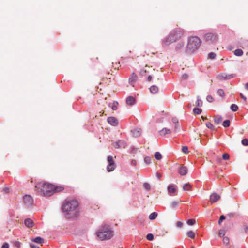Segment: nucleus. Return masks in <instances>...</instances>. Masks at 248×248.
<instances>
[{
    "mask_svg": "<svg viewBox=\"0 0 248 248\" xmlns=\"http://www.w3.org/2000/svg\"><path fill=\"white\" fill-rule=\"evenodd\" d=\"M35 188L40 194L44 196H50L55 193L64 190V186L47 182H40L35 184Z\"/></svg>",
    "mask_w": 248,
    "mask_h": 248,
    "instance_id": "f257e3e1",
    "label": "nucleus"
},
{
    "mask_svg": "<svg viewBox=\"0 0 248 248\" xmlns=\"http://www.w3.org/2000/svg\"><path fill=\"white\" fill-rule=\"evenodd\" d=\"M79 203L76 200L66 201L62 205V210L67 213L69 218L77 217L79 214Z\"/></svg>",
    "mask_w": 248,
    "mask_h": 248,
    "instance_id": "f03ea898",
    "label": "nucleus"
},
{
    "mask_svg": "<svg viewBox=\"0 0 248 248\" xmlns=\"http://www.w3.org/2000/svg\"><path fill=\"white\" fill-rule=\"evenodd\" d=\"M114 234V231L108 225H102L96 233L97 236L101 241L109 240L113 237Z\"/></svg>",
    "mask_w": 248,
    "mask_h": 248,
    "instance_id": "7ed1b4c3",
    "label": "nucleus"
},
{
    "mask_svg": "<svg viewBox=\"0 0 248 248\" xmlns=\"http://www.w3.org/2000/svg\"><path fill=\"white\" fill-rule=\"evenodd\" d=\"M201 40L197 36H192L189 38L186 51L188 53L193 52L197 50L201 45Z\"/></svg>",
    "mask_w": 248,
    "mask_h": 248,
    "instance_id": "20e7f679",
    "label": "nucleus"
},
{
    "mask_svg": "<svg viewBox=\"0 0 248 248\" xmlns=\"http://www.w3.org/2000/svg\"><path fill=\"white\" fill-rule=\"evenodd\" d=\"M204 39L210 43H215L217 41L218 35L216 33L208 32L204 34Z\"/></svg>",
    "mask_w": 248,
    "mask_h": 248,
    "instance_id": "39448f33",
    "label": "nucleus"
},
{
    "mask_svg": "<svg viewBox=\"0 0 248 248\" xmlns=\"http://www.w3.org/2000/svg\"><path fill=\"white\" fill-rule=\"evenodd\" d=\"M170 33L173 34V38L176 41L184 36V31L182 29L178 28L172 31Z\"/></svg>",
    "mask_w": 248,
    "mask_h": 248,
    "instance_id": "423d86ee",
    "label": "nucleus"
},
{
    "mask_svg": "<svg viewBox=\"0 0 248 248\" xmlns=\"http://www.w3.org/2000/svg\"><path fill=\"white\" fill-rule=\"evenodd\" d=\"M175 42V39L173 38V34L170 33L166 37L163 39L162 42V45L163 47L168 46Z\"/></svg>",
    "mask_w": 248,
    "mask_h": 248,
    "instance_id": "0eeeda50",
    "label": "nucleus"
},
{
    "mask_svg": "<svg viewBox=\"0 0 248 248\" xmlns=\"http://www.w3.org/2000/svg\"><path fill=\"white\" fill-rule=\"evenodd\" d=\"M108 165L107 167V170L108 172L112 171L115 169L116 165L114 163L112 156H108Z\"/></svg>",
    "mask_w": 248,
    "mask_h": 248,
    "instance_id": "6e6552de",
    "label": "nucleus"
},
{
    "mask_svg": "<svg viewBox=\"0 0 248 248\" xmlns=\"http://www.w3.org/2000/svg\"><path fill=\"white\" fill-rule=\"evenodd\" d=\"M169 194L172 196L176 195L177 193L176 186L173 184L170 185L167 187Z\"/></svg>",
    "mask_w": 248,
    "mask_h": 248,
    "instance_id": "1a4fd4ad",
    "label": "nucleus"
},
{
    "mask_svg": "<svg viewBox=\"0 0 248 248\" xmlns=\"http://www.w3.org/2000/svg\"><path fill=\"white\" fill-rule=\"evenodd\" d=\"M23 201L24 203L27 206H30L33 203V199L30 195L25 196L23 198Z\"/></svg>",
    "mask_w": 248,
    "mask_h": 248,
    "instance_id": "9d476101",
    "label": "nucleus"
},
{
    "mask_svg": "<svg viewBox=\"0 0 248 248\" xmlns=\"http://www.w3.org/2000/svg\"><path fill=\"white\" fill-rule=\"evenodd\" d=\"M220 198V196L219 195L216 193H213L210 195V201L212 203H213L218 201Z\"/></svg>",
    "mask_w": 248,
    "mask_h": 248,
    "instance_id": "9b49d317",
    "label": "nucleus"
},
{
    "mask_svg": "<svg viewBox=\"0 0 248 248\" xmlns=\"http://www.w3.org/2000/svg\"><path fill=\"white\" fill-rule=\"evenodd\" d=\"M137 75L134 73H133L129 78V82L133 87L134 86V84L137 80Z\"/></svg>",
    "mask_w": 248,
    "mask_h": 248,
    "instance_id": "f8f14e48",
    "label": "nucleus"
},
{
    "mask_svg": "<svg viewBox=\"0 0 248 248\" xmlns=\"http://www.w3.org/2000/svg\"><path fill=\"white\" fill-rule=\"evenodd\" d=\"M108 122L113 126H116L118 124L117 119L114 117H109L107 119Z\"/></svg>",
    "mask_w": 248,
    "mask_h": 248,
    "instance_id": "ddd939ff",
    "label": "nucleus"
},
{
    "mask_svg": "<svg viewBox=\"0 0 248 248\" xmlns=\"http://www.w3.org/2000/svg\"><path fill=\"white\" fill-rule=\"evenodd\" d=\"M24 224L28 228H32L34 226V222L30 218H26L24 220Z\"/></svg>",
    "mask_w": 248,
    "mask_h": 248,
    "instance_id": "4468645a",
    "label": "nucleus"
},
{
    "mask_svg": "<svg viewBox=\"0 0 248 248\" xmlns=\"http://www.w3.org/2000/svg\"><path fill=\"white\" fill-rule=\"evenodd\" d=\"M126 103L127 105L132 106L136 103L135 98L133 96H128L126 98Z\"/></svg>",
    "mask_w": 248,
    "mask_h": 248,
    "instance_id": "2eb2a0df",
    "label": "nucleus"
},
{
    "mask_svg": "<svg viewBox=\"0 0 248 248\" xmlns=\"http://www.w3.org/2000/svg\"><path fill=\"white\" fill-rule=\"evenodd\" d=\"M187 173V169L185 166H181L179 170V173L181 175H185Z\"/></svg>",
    "mask_w": 248,
    "mask_h": 248,
    "instance_id": "dca6fc26",
    "label": "nucleus"
},
{
    "mask_svg": "<svg viewBox=\"0 0 248 248\" xmlns=\"http://www.w3.org/2000/svg\"><path fill=\"white\" fill-rule=\"evenodd\" d=\"M133 135L135 137L140 136L141 134V129L140 128H137L133 129L132 131Z\"/></svg>",
    "mask_w": 248,
    "mask_h": 248,
    "instance_id": "f3484780",
    "label": "nucleus"
},
{
    "mask_svg": "<svg viewBox=\"0 0 248 248\" xmlns=\"http://www.w3.org/2000/svg\"><path fill=\"white\" fill-rule=\"evenodd\" d=\"M160 134L161 136H165L166 134H169L171 133V130L170 129H168L166 128H163L161 130L159 131Z\"/></svg>",
    "mask_w": 248,
    "mask_h": 248,
    "instance_id": "a211bd4d",
    "label": "nucleus"
},
{
    "mask_svg": "<svg viewBox=\"0 0 248 248\" xmlns=\"http://www.w3.org/2000/svg\"><path fill=\"white\" fill-rule=\"evenodd\" d=\"M34 242L38 244H43L44 242V240L41 237H37L32 240Z\"/></svg>",
    "mask_w": 248,
    "mask_h": 248,
    "instance_id": "6ab92c4d",
    "label": "nucleus"
},
{
    "mask_svg": "<svg viewBox=\"0 0 248 248\" xmlns=\"http://www.w3.org/2000/svg\"><path fill=\"white\" fill-rule=\"evenodd\" d=\"M192 186L190 184L188 183H186L183 186V190L184 191H191Z\"/></svg>",
    "mask_w": 248,
    "mask_h": 248,
    "instance_id": "aec40b11",
    "label": "nucleus"
},
{
    "mask_svg": "<svg viewBox=\"0 0 248 248\" xmlns=\"http://www.w3.org/2000/svg\"><path fill=\"white\" fill-rule=\"evenodd\" d=\"M222 121V117L220 116L217 115L214 117V122L217 124H219Z\"/></svg>",
    "mask_w": 248,
    "mask_h": 248,
    "instance_id": "412c9836",
    "label": "nucleus"
},
{
    "mask_svg": "<svg viewBox=\"0 0 248 248\" xmlns=\"http://www.w3.org/2000/svg\"><path fill=\"white\" fill-rule=\"evenodd\" d=\"M150 91L152 93H156L158 91V88L157 86L153 85L150 88Z\"/></svg>",
    "mask_w": 248,
    "mask_h": 248,
    "instance_id": "4be33fe9",
    "label": "nucleus"
},
{
    "mask_svg": "<svg viewBox=\"0 0 248 248\" xmlns=\"http://www.w3.org/2000/svg\"><path fill=\"white\" fill-rule=\"evenodd\" d=\"M234 54L237 56H241L243 54V51L241 49H237L234 51Z\"/></svg>",
    "mask_w": 248,
    "mask_h": 248,
    "instance_id": "5701e85b",
    "label": "nucleus"
},
{
    "mask_svg": "<svg viewBox=\"0 0 248 248\" xmlns=\"http://www.w3.org/2000/svg\"><path fill=\"white\" fill-rule=\"evenodd\" d=\"M157 216H158V214L156 212H153L152 213H151L149 215V218L150 220H154V219H155L157 217Z\"/></svg>",
    "mask_w": 248,
    "mask_h": 248,
    "instance_id": "b1692460",
    "label": "nucleus"
},
{
    "mask_svg": "<svg viewBox=\"0 0 248 248\" xmlns=\"http://www.w3.org/2000/svg\"><path fill=\"white\" fill-rule=\"evenodd\" d=\"M187 236L192 239H194L195 238V234L194 232L192 231H190L186 233Z\"/></svg>",
    "mask_w": 248,
    "mask_h": 248,
    "instance_id": "393cba45",
    "label": "nucleus"
},
{
    "mask_svg": "<svg viewBox=\"0 0 248 248\" xmlns=\"http://www.w3.org/2000/svg\"><path fill=\"white\" fill-rule=\"evenodd\" d=\"M154 156L157 160H160L162 158V155L158 152H155Z\"/></svg>",
    "mask_w": 248,
    "mask_h": 248,
    "instance_id": "a878e982",
    "label": "nucleus"
},
{
    "mask_svg": "<svg viewBox=\"0 0 248 248\" xmlns=\"http://www.w3.org/2000/svg\"><path fill=\"white\" fill-rule=\"evenodd\" d=\"M231 109L232 111L235 112L238 110V107L236 104H233L231 106Z\"/></svg>",
    "mask_w": 248,
    "mask_h": 248,
    "instance_id": "bb28decb",
    "label": "nucleus"
},
{
    "mask_svg": "<svg viewBox=\"0 0 248 248\" xmlns=\"http://www.w3.org/2000/svg\"><path fill=\"white\" fill-rule=\"evenodd\" d=\"M195 105L198 107H202V102L199 98V97H198L197 98V100L195 103Z\"/></svg>",
    "mask_w": 248,
    "mask_h": 248,
    "instance_id": "cd10ccee",
    "label": "nucleus"
},
{
    "mask_svg": "<svg viewBox=\"0 0 248 248\" xmlns=\"http://www.w3.org/2000/svg\"><path fill=\"white\" fill-rule=\"evenodd\" d=\"M202 110L199 108H194L193 109V112L195 114H200L202 113Z\"/></svg>",
    "mask_w": 248,
    "mask_h": 248,
    "instance_id": "c85d7f7f",
    "label": "nucleus"
},
{
    "mask_svg": "<svg viewBox=\"0 0 248 248\" xmlns=\"http://www.w3.org/2000/svg\"><path fill=\"white\" fill-rule=\"evenodd\" d=\"M230 125V121L228 120H225L223 123V126L224 127H228Z\"/></svg>",
    "mask_w": 248,
    "mask_h": 248,
    "instance_id": "c756f323",
    "label": "nucleus"
},
{
    "mask_svg": "<svg viewBox=\"0 0 248 248\" xmlns=\"http://www.w3.org/2000/svg\"><path fill=\"white\" fill-rule=\"evenodd\" d=\"M217 93V94L219 95H220V96L224 97V91L222 89H218Z\"/></svg>",
    "mask_w": 248,
    "mask_h": 248,
    "instance_id": "7c9ffc66",
    "label": "nucleus"
},
{
    "mask_svg": "<svg viewBox=\"0 0 248 248\" xmlns=\"http://www.w3.org/2000/svg\"><path fill=\"white\" fill-rule=\"evenodd\" d=\"M120 144V148H125V147L126 146V142L124 140H119Z\"/></svg>",
    "mask_w": 248,
    "mask_h": 248,
    "instance_id": "2f4dec72",
    "label": "nucleus"
},
{
    "mask_svg": "<svg viewBox=\"0 0 248 248\" xmlns=\"http://www.w3.org/2000/svg\"><path fill=\"white\" fill-rule=\"evenodd\" d=\"M118 105V103L116 101H115L113 103V105L112 106V109L113 110H116L117 109V106Z\"/></svg>",
    "mask_w": 248,
    "mask_h": 248,
    "instance_id": "473e14b6",
    "label": "nucleus"
},
{
    "mask_svg": "<svg viewBox=\"0 0 248 248\" xmlns=\"http://www.w3.org/2000/svg\"><path fill=\"white\" fill-rule=\"evenodd\" d=\"M195 219H188L187 221V223L189 225H194L195 223Z\"/></svg>",
    "mask_w": 248,
    "mask_h": 248,
    "instance_id": "72a5a7b5",
    "label": "nucleus"
},
{
    "mask_svg": "<svg viewBox=\"0 0 248 248\" xmlns=\"http://www.w3.org/2000/svg\"><path fill=\"white\" fill-rule=\"evenodd\" d=\"M225 234V231L224 229L220 230L218 235L220 237L224 236Z\"/></svg>",
    "mask_w": 248,
    "mask_h": 248,
    "instance_id": "f704fd0d",
    "label": "nucleus"
},
{
    "mask_svg": "<svg viewBox=\"0 0 248 248\" xmlns=\"http://www.w3.org/2000/svg\"><path fill=\"white\" fill-rule=\"evenodd\" d=\"M146 238L147 240L152 241L154 239V235L152 233H149L147 235Z\"/></svg>",
    "mask_w": 248,
    "mask_h": 248,
    "instance_id": "c9c22d12",
    "label": "nucleus"
},
{
    "mask_svg": "<svg viewBox=\"0 0 248 248\" xmlns=\"http://www.w3.org/2000/svg\"><path fill=\"white\" fill-rule=\"evenodd\" d=\"M241 143L244 146H248V140L247 139H244L242 140Z\"/></svg>",
    "mask_w": 248,
    "mask_h": 248,
    "instance_id": "e433bc0d",
    "label": "nucleus"
},
{
    "mask_svg": "<svg viewBox=\"0 0 248 248\" xmlns=\"http://www.w3.org/2000/svg\"><path fill=\"white\" fill-rule=\"evenodd\" d=\"M223 242L225 245H228L229 243V239L227 237H224L223 239Z\"/></svg>",
    "mask_w": 248,
    "mask_h": 248,
    "instance_id": "4c0bfd02",
    "label": "nucleus"
},
{
    "mask_svg": "<svg viewBox=\"0 0 248 248\" xmlns=\"http://www.w3.org/2000/svg\"><path fill=\"white\" fill-rule=\"evenodd\" d=\"M230 156L228 154L225 153L222 155V158L225 160H227L229 159Z\"/></svg>",
    "mask_w": 248,
    "mask_h": 248,
    "instance_id": "58836bf2",
    "label": "nucleus"
},
{
    "mask_svg": "<svg viewBox=\"0 0 248 248\" xmlns=\"http://www.w3.org/2000/svg\"><path fill=\"white\" fill-rule=\"evenodd\" d=\"M144 187L147 190H149L150 189V185L148 183H145L143 185Z\"/></svg>",
    "mask_w": 248,
    "mask_h": 248,
    "instance_id": "ea45409f",
    "label": "nucleus"
},
{
    "mask_svg": "<svg viewBox=\"0 0 248 248\" xmlns=\"http://www.w3.org/2000/svg\"><path fill=\"white\" fill-rule=\"evenodd\" d=\"M216 57V54L213 52H211L208 54V58L211 59H214Z\"/></svg>",
    "mask_w": 248,
    "mask_h": 248,
    "instance_id": "a19ab883",
    "label": "nucleus"
},
{
    "mask_svg": "<svg viewBox=\"0 0 248 248\" xmlns=\"http://www.w3.org/2000/svg\"><path fill=\"white\" fill-rule=\"evenodd\" d=\"M178 203H179L178 201H173L171 203V207H177L178 205Z\"/></svg>",
    "mask_w": 248,
    "mask_h": 248,
    "instance_id": "79ce46f5",
    "label": "nucleus"
},
{
    "mask_svg": "<svg viewBox=\"0 0 248 248\" xmlns=\"http://www.w3.org/2000/svg\"><path fill=\"white\" fill-rule=\"evenodd\" d=\"M182 151L185 154L188 153V147L187 146H183L182 147Z\"/></svg>",
    "mask_w": 248,
    "mask_h": 248,
    "instance_id": "37998d69",
    "label": "nucleus"
},
{
    "mask_svg": "<svg viewBox=\"0 0 248 248\" xmlns=\"http://www.w3.org/2000/svg\"><path fill=\"white\" fill-rule=\"evenodd\" d=\"M113 146L115 148H120V142H119V140L117 141V142H115L113 143Z\"/></svg>",
    "mask_w": 248,
    "mask_h": 248,
    "instance_id": "c03bdc74",
    "label": "nucleus"
},
{
    "mask_svg": "<svg viewBox=\"0 0 248 248\" xmlns=\"http://www.w3.org/2000/svg\"><path fill=\"white\" fill-rule=\"evenodd\" d=\"M206 125L208 128L214 129V126L213 124L210 122L206 123Z\"/></svg>",
    "mask_w": 248,
    "mask_h": 248,
    "instance_id": "a18cd8bd",
    "label": "nucleus"
},
{
    "mask_svg": "<svg viewBox=\"0 0 248 248\" xmlns=\"http://www.w3.org/2000/svg\"><path fill=\"white\" fill-rule=\"evenodd\" d=\"M151 160L150 157H145L144 158V161L147 164H149L150 163Z\"/></svg>",
    "mask_w": 248,
    "mask_h": 248,
    "instance_id": "49530a36",
    "label": "nucleus"
},
{
    "mask_svg": "<svg viewBox=\"0 0 248 248\" xmlns=\"http://www.w3.org/2000/svg\"><path fill=\"white\" fill-rule=\"evenodd\" d=\"M225 219V217L224 215H221L218 220V224H221L222 221Z\"/></svg>",
    "mask_w": 248,
    "mask_h": 248,
    "instance_id": "de8ad7c7",
    "label": "nucleus"
},
{
    "mask_svg": "<svg viewBox=\"0 0 248 248\" xmlns=\"http://www.w3.org/2000/svg\"><path fill=\"white\" fill-rule=\"evenodd\" d=\"M207 100L209 102H212L213 101V98L212 96H211V95H208L207 96Z\"/></svg>",
    "mask_w": 248,
    "mask_h": 248,
    "instance_id": "09e8293b",
    "label": "nucleus"
},
{
    "mask_svg": "<svg viewBox=\"0 0 248 248\" xmlns=\"http://www.w3.org/2000/svg\"><path fill=\"white\" fill-rule=\"evenodd\" d=\"M15 245L17 248H20V243L19 241H16L15 242Z\"/></svg>",
    "mask_w": 248,
    "mask_h": 248,
    "instance_id": "8fccbe9b",
    "label": "nucleus"
},
{
    "mask_svg": "<svg viewBox=\"0 0 248 248\" xmlns=\"http://www.w3.org/2000/svg\"><path fill=\"white\" fill-rule=\"evenodd\" d=\"M188 76L186 74H184L182 75V78L184 79H186L188 78Z\"/></svg>",
    "mask_w": 248,
    "mask_h": 248,
    "instance_id": "3c124183",
    "label": "nucleus"
},
{
    "mask_svg": "<svg viewBox=\"0 0 248 248\" xmlns=\"http://www.w3.org/2000/svg\"><path fill=\"white\" fill-rule=\"evenodd\" d=\"M1 248H9V245L7 243H4L2 246Z\"/></svg>",
    "mask_w": 248,
    "mask_h": 248,
    "instance_id": "603ef678",
    "label": "nucleus"
},
{
    "mask_svg": "<svg viewBox=\"0 0 248 248\" xmlns=\"http://www.w3.org/2000/svg\"><path fill=\"white\" fill-rule=\"evenodd\" d=\"M183 226V223L180 221L177 222V226L178 227H181Z\"/></svg>",
    "mask_w": 248,
    "mask_h": 248,
    "instance_id": "864d4df0",
    "label": "nucleus"
},
{
    "mask_svg": "<svg viewBox=\"0 0 248 248\" xmlns=\"http://www.w3.org/2000/svg\"><path fill=\"white\" fill-rule=\"evenodd\" d=\"M156 176L158 179H159L161 177L162 175L160 173L157 172L156 173Z\"/></svg>",
    "mask_w": 248,
    "mask_h": 248,
    "instance_id": "5fc2aeb1",
    "label": "nucleus"
},
{
    "mask_svg": "<svg viewBox=\"0 0 248 248\" xmlns=\"http://www.w3.org/2000/svg\"><path fill=\"white\" fill-rule=\"evenodd\" d=\"M30 246H31V248H40L39 247L36 246L34 244H31Z\"/></svg>",
    "mask_w": 248,
    "mask_h": 248,
    "instance_id": "6e6d98bb",
    "label": "nucleus"
},
{
    "mask_svg": "<svg viewBox=\"0 0 248 248\" xmlns=\"http://www.w3.org/2000/svg\"><path fill=\"white\" fill-rule=\"evenodd\" d=\"M240 96H241V97L243 99H244V101H246V100H247V98H246V96H245L243 94L241 93V94H240Z\"/></svg>",
    "mask_w": 248,
    "mask_h": 248,
    "instance_id": "4d7b16f0",
    "label": "nucleus"
},
{
    "mask_svg": "<svg viewBox=\"0 0 248 248\" xmlns=\"http://www.w3.org/2000/svg\"><path fill=\"white\" fill-rule=\"evenodd\" d=\"M216 160L218 163H220L221 161V159L219 157H217Z\"/></svg>",
    "mask_w": 248,
    "mask_h": 248,
    "instance_id": "13d9d810",
    "label": "nucleus"
},
{
    "mask_svg": "<svg viewBox=\"0 0 248 248\" xmlns=\"http://www.w3.org/2000/svg\"><path fill=\"white\" fill-rule=\"evenodd\" d=\"M152 76H149L148 77V81H150L151 80H152Z\"/></svg>",
    "mask_w": 248,
    "mask_h": 248,
    "instance_id": "bf43d9fd",
    "label": "nucleus"
},
{
    "mask_svg": "<svg viewBox=\"0 0 248 248\" xmlns=\"http://www.w3.org/2000/svg\"><path fill=\"white\" fill-rule=\"evenodd\" d=\"M245 232L248 233V227L246 226L245 228Z\"/></svg>",
    "mask_w": 248,
    "mask_h": 248,
    "instance_id": "052dcab7",
    "label": "nucleus"
},
{
    "mask_svg": "<svg viewBox=\"0 0 248 248\" xmlns=\"http://www.w3.org/2000/svg\"><path fill=\"white\" fill-rule=\"evenodd\" d=\"M245 88L247 90H248V83H247L245 85Z\"/></svg>",
    "mask_w": 248,
    "mask_h": 248,
    "instance_id": "680f3d73",
    "label": "nucleus"
},
{
    "mask_svg": "<svg viewBox=\"0 0 248 248\" xmlns=\"http://www.w3.org/2000/svg\"><path fill=\"white\" fill-rule=\"evenodd\" d=\"M146 72H147V70H146V69H145V70H142V71H141V73H146Z\"/></svg>",
    "mask_w": 248,
    "mask_h": 248,
    "instance_id": "e2e57ef3",
    "label": "nucleus"
},
{
    "mask_svg": "<svg viewBox=\"0 0 248 248\" xmlns=\"http://www.w3.org/2000/svg\"><path fill=\"white\" fill-rule=\"evenodd\" d=\"M151 53L152 54H156L157 53V52H151Z\"/></svg>",
    "mask_w": 248,
    "mask_h": 248,
    "instance_id": "0e129e2a",
    "label": "nucleus"
},
{
    "mask_svg": "<svg viewBox=\"0 0 248 248\" xmlns=\"http://www.w3.org/2000/svg\"><path fill=\"white\" fill-rule=\"evenodd\" d=\"M177 125H178V122H177V124H176V125L175 126V128H177Z\"/></svg>",
    "mask_w": 248,
    "mask_h": 248,
    "instance_id": "69168bd1",
    "label": "nucleus"
},
{
    "mask_svg": "<svg viewBox=\"0 0 248 248\" xmlns=\"http://www.w3.org/2000/svg\"><path fill=\"white\" fill-rule=\"evenodd\" d=\"M104 112H103L100 115L102 116V114H103Z\"/></svg>",
    "mask_w": 248,
    "mask_h": 248,
    "instance_id": "338daca9",
    "label": "nucleus"
}]
</instances>
